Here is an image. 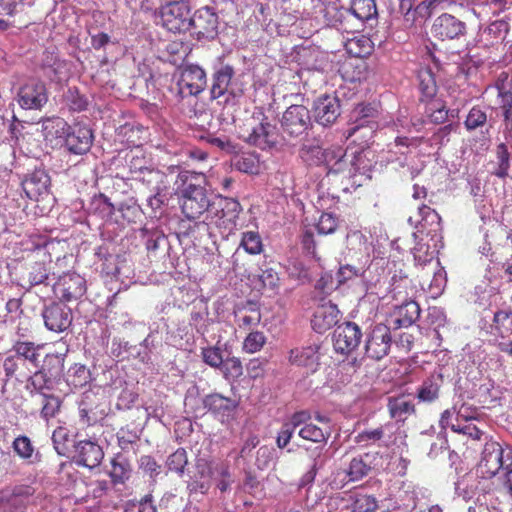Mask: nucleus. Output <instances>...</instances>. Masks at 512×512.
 I'll list each match as a JSON object with an SVG mask.
<instances>
[{"label": "nucleus", "mask_w": 512, "mask_h": 512, "mask_svg": "<svg viewBox=\"0 0 512 512\" xmlns=\"http://www.w3.org/2000/svg\"><path fill=\"white\" fill-rule=\"evenodd\" d=\"M47 244V237L38 234L30 235L22 242V251L27 253L26 259L29 261L27 278L31 285L42 284L48 279L51 255Z\"/></svg>", "instance_id": "nucleus-1"}, {"label": "nucleus", "mask_w": 512, "mask_h": 512, "mask_svg": "<svg viewBox=\"0 0 512 512\" xmlns=\"http://www.w3.org/2000/svg\"><path fill=\"white\" fill-rule=\"evenodd\" d=\"M241 212L240 203L233 198L224 197L212 202L211 208L206 215L207 222H195L197 228L209 229L214 225L222 237H228L236 228V220Z\"/></svg>", "instance_id": "nucleus-2"}, {"label": "nucleus", "mask_w": 512, "mask_h": 512, "mask_svg": "<svg viewBox=\"0 0 512 512\" xmlns=\"http://www.w3.org/2000/svg\"><path fill=\"white\" fill-rule=\"evenodd\" d=\"M510 461H512L511 447L503 448L497 441H487L478 464V472L482 478L491 479L501 469L505 470Z\"/></svg>", "instance_id": "nucleus-3"}, {"label": "nucleus", "mask_w": 512, "mask_h": 512, "mask_svg": "<svg viewBox=\"0 0 512 512\" xmlns=\"http://www.w3.org/2000/svg\"><path fill=\"white\" fill-rule=\"evenodd\" d=\"M240 136L247 143L262 150L275 146L277 142L276 127L266 116L262 119L252 117L241 129Z\"/></svg>", "instance_id": "nucleus-4"}, {"label": "nucleus", "mask_w": 512, "mask_h": 512, "mask_svg": "<svg viewBox=\"0 0 512 512\" xmlns=\"http://www.w3.org/2000/svg\"><path fill=\"white\" fill-rule=\"evenodd\" d=\"M190 7L187 0L168 1L160 8L162 26L173 33H181L190 29Z\"/></svg>", "instance_id": "nucleus-5"}, {"label": "nucleus", "mask_w": 512, "mask_h": 512, "mask_svg": "<svg viewBox=\"0 0 512 512\" xmlns=\"http://www.w3.org/2000/svg\"><path fill=\"white\" fill-rule=\"evenodd\" d=\"M211 205L207 191L201 185L189 184L182 192L181 210L189 220L198 219L204 212L208 213Z\"/></svg>", "instance_id": "nucleus-6"}, {"label": "nucleus", "mask_w": 512, "mask_h": 512, "mask_svg": "<svg viewBox=\"0 0 512 512\" xmlns=\"http://www.w3.org/2000/svg\"><path fill=\"white\" fill-rule=\"evenodd\" d=\"M392 345L390 327L383 323L374 325L367 333L365 353L374 360H381L388 355Z\"/></svg>", "instance_id": "nucleus-7"}, {"label": "nucleus", "mask_w": 512, "mask_h": 512, "mask_svg": "<svg viewBox=\"0 0 512 512\" xmlns=\"http://www.w3.org/2000/svg\"><path fill=\"white\" fill-rule=\"evenodd\" d=\"M86 290L85 278L75 272L64 273L53 285L55 296L64 302L80 299L86 293Z\"/></svg>", "instance_id": "nucleus-8"}, {"label": "nucleus", "mask_w": 512, "mask_h": 512, "mask_svg": "<svg viewBox=\"0 0 512 512\" xmlns=\"http://www.w3.org/2000/svg\"><path fill=\"white\" fill-rule=\"evenodd\" d=\"M206 85V73L200 66L191 64L181 70L177 86L179 94L183 98L199 95L204 91Z\"/></svg>", "instance_id": "nucleus-9"}, {"label": "nucleus", "mask_w": 512, "mask_h": 512, "mask_svg": "<svg viewBox=\"0 0 512 512\" xmlns=\"http://www.w3.org/2000/svg\"><path fill=\"white\" fill-rule=\"evenodd\" d=\"M219 18L210 7H202L190 16V28L198 40H212L218 34Z\"/></svg>", "instance_id": "nucleus-10"}, {"label": "nucleus", "mask_w": 512, "mask_h": 512, "mask_svg": "<svg viewBox=\"0 0 512 512\" xmlns=\"http://www.w3.org/2000/svg\"><path fill=\"white\" fill-rule=\"evenodd\" d=\"M431 31L439 40H458L466 35L467 26L454 15L443 13L434 20Z\"/></svg>", "instance_id": "nucleus-11"}, {"label": "nucleus", "mask_w": 512, "mask_h": 512, "mask_svg": "<svg viewBox=\"0 0 512 512\" xmlns=\"http://www.w3.org/2000/svg\"><path fill=\"white\" fill-rule=\"evenodd\" d=\"M48 101L46 85L39 80H30L18 92V103L27 110H39Z\"/></svg>", "instance_id": "nucleus-12"}, {"label": "nucleus", "mask_w": 512, "mask_h": 512, "mask_svg": "<svg viewBox=\"0 0 512 512\" xmlns=\"http://www.w3.org/2000/svg\"><path fill=\"white\" fill-rule=\"evenodd\" d=\"M42 316L46 328L55 333L64 332L72 325V310L60 302L45 307Z\"/></svg>", "instance_id": "nucleus-13"}, {"label": "nucleus", "mask_w": 512, "mask_h": 512, "mask_svg": "<svg viewBox=\"0 0 512 512\" xmlns=\"http://www.w3.org/2000/svg\"><path fill=\"white\" fill-rule=\"evenodd\" d=\"M362 331L354 322H344L334 331V348L337 352L348 354L360 344Z\"/></svg>", "instance_id": "nucleus-14"}, {"label": "nucleus", "mask_w": 512, "mask_h": 512, "mask_svg": "<svg viewBox=\"0 0 512 512\" xmlns=\"http://www.w3.org/2000/svg\"><path fill=\"white\" fill-rule=\"evenodd\" d=\"M35 489L29 485H18L11 490L0 492V510L5 512H21L26 508Z\"/></svg>", "instance_id": "nucleus-15"}, {"label": "nucleus", "mask_w": 512, "mask_h": 512, "mask_svg": "<svg viewBox=\"0 0 512 512\" xmlns=\"http://www.w3.org/2000/svg\"><path fill=\"white\" fill-rule=\"evenodd\" d=\"M418 216L417 219L412 216L408 218V222L415 225L417 232L431 235L432 240L441 237V217L435 209L423 204L418 207Z\"/></svg>", "instance_id": "nucleus-16"}, {"label": "nucleus", "mask_w": 512, "mask_h": 512, "mask_svg": "<svg viewBox=\"0 0 512 512\" xmlns=\"http://www.w3.org/2000/svg\"><path fill=\"white\" fill-rule=\"evenodd\" d=\"M104 458L102 447L92 440H80L74 445L73 460L78 466L93 469L98 467Z\"/></svg>", "instance_id": "nucleus-17"}, {"label": "nucleus", "mask_w": 512, "mask_h": 512, "mask_svg": "<svg viewBox=\"0 0 512 512\" xmlns=\"http://www.w3.org/2000/svg\"><path fill=\"white\" fill-rule=\"evenodd\" d=\"M310 124L309 110L303 105H291L283 113L281 125L291 136H298L307 130Z\"/></svg>", "instance_id": "nucleus-18"}, {"label": "nucleus", "mask_w": 512, "mask_h": 512, "mask_svg": "<svg viewBox=\"0 0 512 512\" xmlns=\"http://www.w3.org/2000/svg\"><path fill=\"white\" fill-rule=\"evenodd\" d=\"M93 143L92 130L79 123L68 126V132L65 138L67 149L78 155L88 152Z\"/></svg>", "instance_id": "nucleus-19"}, {"label": "nucleus", "mask_w": 512, "mask_h": 512, "mask_svg": "<svg viewBox=\"0 0 512 512\" xmlns=\"http://www.w3.org/2000/svg\"><path fill=\"white\" fill-rule=\"evenodd\" d=\"M314 115L316 121L323 126L333 124L340 115L339 99L330 95L319 97L314 105Z\"/></svg>", "instance_id": "nucleus-20"}, {"label": "nucleus", "mask_w": 512, "mask_h": 512, "mask_svg": "<svg viewBox=\"0 0 512 512\" xmlns=\"http://www.w3.org/2000/svg\"><path fill=\"white\" fill-rule=\"evenodd\" d=\"M213 460L199 458L195 462V472L188 483L190 492L206 494L211 487Z\"/></svg>", "instance_id": "nucleus-21"}, {"label": "nucleus", "mask_w": 512, "mask_h": 512, "mask_svg": "<svg viewBox=\"0 0 512 512\" xmlns=\"http://www.w3.org/2000/svg\"><path fill=\"white\" fill-rule=\"evenodd\" d=\"M340 311L337 306L331 302L318 306L313 314L311 325L317 333H325L331 327L337 324Z\"/></svg>", "instance_id": "nucleus-22"}, {"label": "nucleus", "mask_w": 512, "mask_h": 512, "mask_svg": "<svg viewBox=\"0 0 512 512\" xmlns=\"http://www.w3.org/2000/svg\"><path fill=\"white\" fill-rule=\"evenodd\" d=\"M50 178L42 169H36L22 181V188L26 196L37 201L48 192Z\"/></svg>", "instance_id": "nucleus-23"}, {"label": "nucleus", "mask_w": 512, "mask_h": 512, "mask_svg": "<svg viewBox=\"0 0 512 512\" xmlns=\"http://www.w3.org/2000/svg\"><path fill=\"white\" fill-rule=\"evenodd\" d=\"M319 346L309 345L297 347L289 352V362L292 365L303 367L311 372H315L319 366Z\"/></svg>", "instance_id": "nucleus-24"}, {"label": "nucleus", "mask_w": 512, "mask_h": 512, "mask_svg": "<svg viewBox=\"0 0 512 512\" xmlns=\"http://www.w3.org/2000/svg\"><path fill=\"white\" fill-rule=\"evenodd\" d=\"M326 15L333 27L347 33L358 30L360 26L351 8L332 6L327 9Z\"/></svg>", "instance_id": "nucleus-25"}, {"label": "nucleus", "mask_w": 512, "mask_h": 512, "mask_svg": "<svg viewBox=\"0 0 512 512\" xmlns=\"http://www.w3.org/2000/svg\"><path fill=\"white\" fill-rule=\"evenodd\" d=\"M377 114V110L371 104H359L353 110V116L356 121H359V124L355 125L349 130L348 136H354L361 129L367 130L363 135L372 137L374 133V129L376 127V122L368 120L369 118H374Z\"/></svg>", "instance_id": "nucleus-26"}, {"label": "nucleus", "mask_w": 512, "mask_h": 512, "mask_svg": "<svg viewBox=\"0 0 512 512\" xmlns=\"http://www.w3.org/2000/svg\"><path fill=\"white\" fill-rule=\"evenodd\" d=\"M235 70L232 65L221 64L212 75L211 97L218 99L229 91Z\"/></svg>", "instance_id": "nucleus-27"}, {"label": "nucleus", "mask_w": 512, "mask_h": 512, "mask_svg": "<svg viewBox=\"0 0 512 512\" xmlns=\"http://www.w3.org/2000/svg\"><path fill=\"white\" fill-rule=\"evenodd\" d=\"M308 417V411L301 410L293 413L289 419L281 425L276 438V444L279 448H285L291 441L294 432L301 424H305Z\"/></svg>", "instance_id": "nucleus-28"}, {"label": "nucleus", "mask_w": 512, "mask_h": 512, "mask_svg": "<svg viewBox=\"0 0 512 512\" xmlns=\"http://www.w3.org/2000/svg\"><path fill=\"white\" fill-rule=\"evenodd\" d=\"M442 385V374H432L417 388L416 398L422 403H433L439 399Z\"/></svg>", "instance_id": "nucleus-29"}, {"label": "nucleus", "mask_w": 512, "mask_h": 512, "mask_svg": "<svg viewBox=\"0 0 512 512\" xmlns=\"http://www.w3.org/2000/svg\"><path fill=\"white\" fill-rule=\"evenodd\" d=\"M420 312V306L416 301H405L402 305L397 306L394 309V327L402 328L411 326L420 317Z\"/></svg>", "instance_id": "nucleus-30"}, {"label": "nucleus", "mask_w": 512, "mask_h": 512, "mask_svg": "<svg viewBox=\"0 0 512 512\" xmlns=\"http://www.w3.org/2000/svg\"><path fill=\"white\" fill-rule=\"evenodd\" d=\"M323 165L328 169V173H340L348 167V153L341 146H332L325 149Z\"/></svg>", "instance_id": "nucleus-31"}, {"label": "nucleus", "mask_w": 512, "mask_h": 512, "mask_svg": "<svg viewBox=\"0 0 512 512\" xmlns=\"http://www.w3.org/2000/svg\"><path fill=\"white\" fill-rule=\"evenodd\" d=\"M214 481L216 488L224 493L228 491L234 482L230 463L227 460L213 461L211 482Z\"/></svg>", "instance_id": "nucleus-32"}, {"label": "nucleus", "mask_w": 512, "mask_h": 512, "mask_svg": "<svg viewBox=\"0 0 512 512\" xmlns=\"http://www.w3.org/2000/svg\"><path fill=\"white\" fill-rule=\"evenodd\" d=\"M418 87L421 93L422 102L433 101L437 94L435 75L429 67H421L417 72Z\"/></svg>", "instance_id": "nucleus-33"}, {"label": "nucleus", "mask_w": 512, "mask_h": 512, "mask_svg": "<svg viewBox=\"0 0 512 512\" xmlns=\"http://www.w3.org/2000/svg\"><path fill=\"white\" fill-rule=\"evenodd\" d=\"M134 181L141 183L149 192H160L164 187L166 175L159 169L147 167L141 173L131 176Z\"/></svg>", "instance_id": "nucleus-34"}, {"label": "nucleus", "mask_w": 512, "mask_h": 512, "mask_svg": "<svg viewBox=\"0 0 512 512\" xmlns=\"http://www.w3.org/2000/svg\"><path fill=\"white\" fill-rule=\"evenodd\" d=\"M203 405L215 415H225L237 407V403L233 399L224 397L219 393L206 395L203 399Z\"/></svg>", "instance_id": "nucleus-35"}, {"label": "nucleus", "mask_w": 512, "mask_h": 512, "mask_svg": "<svg viewBox=\"0 0 512 512\" xmlns=\"http://www.w3.org/2000/svg\"><path fill=\"white\" fill-rule=\"evenodd\" d=\"M43 345L35 344L31 341H16L12 347V350L20 359L23 361H28L32 366L39 367L40 364V350Z\"/></svg>", "instance_id": "nucleus-36"}, {"label": "nucleus", "mask_w": 512, "mask_h": 512, "mask_svg": "<svg viewBox=\"0 0 512 512\" xmlns=\"http://www.w3.org/2000/svg\"><path fill=\"white\" fill-rule=\"evenodd\" d=\"M232 166L246 174H258L261 169L260 159L255 152H241L232 159Z\"/></svg>", "instance_id": "nucleus-37"}, {"label": "nucleus", "mask_w": 512, "mask_h": 512, "mask_svg": "<svg viewBox=\"0 0 512 512\" xmlns=\"http://www.w3.org/2000/svg\"><path fill=\"white\" fill-rule=\"evenodd\" d=\"M52 388L51 376L40 369H37L27 378L25 389L30 396L43 395L48 393L47 390Z\"/></svg>", "instance_id": "nucleus-38"}, {"label": "nucleus", "mask_w": 512, "mask_h": 512, "mask_svg": "<svg viewBox=\"0 0 512 512\" xmlns=\"http://www.w3.org/2000/svg\"><path fill=\"white\" fill-rule=\"evenodd\" d=\"M345 49L349 55L355 58H365L373 52L374 43L369 37L359 35L347 39Z\"/></svg>", "instance_id": "nucleus-39"}, {"label": "nucleus", "mask_w": 512, "mask_h": 512, "mask_svg": "<svg viewBox=\"0 0 512 512\" xmlns=\"http://www.w3.org/2000/svg\"><path fill=\"white\" fill-rule=\"evenodd\" d=\"M387 407L391 418L402 421L416 412L415 405L405 396L388 398Z\"/></svg>", "instance_id": "nucleus-40"}, {"label": "nucleus", "mask_w": 512, "mask_h": 512, "mask_svg": "<svg viewBox=\"0 0 512 512\" xmlns=\"http://www.w3.org/2000/svg\"><path fill=\"white\" fill-rule=\"evenodd\" d=\"M311 414L308 412V417L305 424H301L298 428V435L304 440L314 443H326L330 437V432L310 422Z\"/></svg>", "instance_id": "nucleus-41"}, {"label": "nucleus", "mask_w": 512, "mask_h": 512, "mask_svg": "<svg viewBox=\"0 0 512 512\" xmlns=\"http://www.w3.org/2000/svg\"><path fill=\"white\" fill-rule=\"evenodd\" d=\"M132 468L128 459L121 455L111 460L109 476L114 485L124 484L131 476Z\"/></svg>", "instance_id": "nucleus-42"}, {"label": "nucleus", "mask_w": 512, "mask_h": 512, "mask_svg": "<svg viewBox=\"0 0 512 512\" xmlns=\"http://www.w3.org/2000/svg\"><path fill=\"white\" fill-rule=\"evenodd\" d=\"M496 165L492 171V175L506 179L509 176V169L511 166V157L508 147L505 143H500L496 146Z\"/></svg>", "instance_id": "nucleus-43"}, {"label": "nucleus", "mask_w": 512, "mask_h": 512, "mask_svg": "<svg viewBox=\"0 0 512 512\" xmlns=\"http://www.w3.org/2000/svg\"><path fill=\"white\" fill-rule=\"evenodd\" d=\"M350 8L360 26L377 15L375 0H352Z\"/></svg>", "instance_id": "nucleus-44"}, {"label": "nucleus", "mask_w": 512, "mask_h": 512, "mask_svg": "<svg viewBox=\"0 0 512 512\" xmlns=\"http://www.w3.org/2000/svg\"><path fill=\"white\" fill-rule=\"evenodd\" d=\"M463 415L459 412L456 423L450 426V429L458 434L467 436L468 438L479 441L481 440L484 432L474 423V418H465L464 423L461 422Z\"/></svg>", "instance_id": "nucleus-45"}, {"label": "nucleus", "mask_w": 512, "mask_h": 512, "mask_svg": "<svg viewBox=\"0 0 512 512\" xmlns=\"http://www.w3.org/2000/svg\"><path fill=\"white\" fill-rule=\"evenodd\" d=\"M509 23L504 19L491 22L483 31L482 37L490 44L503 41L509 32Z\"/></svg>", "instance_id": "nucleus-46"}, {"label": "nucleus", "mask_w": 512, "mask_h": 512, "mask_svg": "<svg viewBox=\"0 0 512 512\" xmlns=\"http://www.w3.org/2000/svg\"><path fill=\"white\" fill-rule=\"evenodd\" d=\"M238 327L243 330H249L252 327L259 325L261 321V312L258 308L250 305L244 307L236 315Z\"/></svg>", "instance_id": "nucleus-47"}, {"label": "nucleus", "mask_w": 512, "mask_h": 512, "mask_svg": "<svg viewBox=\"0 0 512 512\" xmlns=\"http://www.w3.org/2000/svg\"><path fill=\"white\" fill-rule=\"evenodd\" d=\"M91 380L90 370L83 364L76 363L68 371L67 382L74 388H82Z\"/></svg>", "instance_id": "nucleus-48"}, {"label": "nucleus", "mask_w": 512, "mask_h": 512, "mask_svg": "<svg viewBox=\"0 0 512 512\" xmlns=\"http://www.w3.org/2000/svg\"><path fill=\"white\" fill-rule=\"evenodd\" d=\"M41 397V410H40V416L48 421L51 418H54L60 411L62 401L61 399L52 394V393H46L43 395H40Z\"/></svg>", "instance_id": "nucleus-49"}, {"label": "nucleus", "mask_w": 512, "mask_h": 512, "mask_svg": "<svg viewBox=\"0 0 512 512\" xmlns=\"http://www.w3.org/2000/svg\"><path fill=\"white\" fill-rule=\"evenodd\" d=\"M493 326L495 331L502 337L512 336V311L498 310L494 313Z\"/></svg>", "instance_id": "nucleus-50"}, {"label": "nucleus", "mask_w": 512, "mask_h": 512, "mask_svg": "<svg viewBox=\"0 0 512 512\" xmlns=\"http://www.w3.org/2000/svg\"><path fill=\"white\" fill-rule=\"evenodd\" d=\"M239 248L250 255H258L263 251V243L257 231H246L242 233Z\"/></svg>", "instance_id": "nucleus-51"}, {"label": "nucleus", "mask_w": 512, "mask_h": 512, "mask_svg": "<svg viewBox=\"0 0 512 512\" xmlns=\"http://www.w3.org/2000/svg\"><path fill=\"white\" fill-rule=\"evenodd\" d=\"M142 132L143 131L139 126L125 124L118 129L117 134L122 138L121 141L128 147H135L136 149H139V146L141 145V137L139 134Z\"/></svg>", "instance_id": "nucleus-52"}, {"label": "nucleus", "mask_w": 512, "mask_h": 512, "mask_svg": "<svg viewBox=\"0 0 512 512\" xmlns=\"http://www.w3.org/2000/svg\"><path fill=\"white\" fill-rule=\"evenodd\" d=\"M187 465L188 455L184 448H178L175 452L168 456L166 461L168 470L178 475H183Z\"/></svg>", "instance_id": "nucleus-53"}, {"label": "nucleus", "mask_w": 512, "mask_h": 512, "mask_svg": "<svg viewBox=\"0 0 512 512\" xmlns=\"http://www.w3.org/2000/svg\"><path fill=\"white\" fill-rule=\"evenodd\" d=\"M64 355L58 353H48L45 355L43 364L39 368L49 376H56L63 371Z\"/></svg>", "instance_id": "nucleus-54"}, {"label": "nucleus", "mask_w": 512, "mask_h": 512, "mask_svg": "<svg viewBox=\"0 0 512 512\" xmlns=\"http://www.w3.org/2000/svg\"><path fill=\"white\" fill-rule=\"evenodd\" d=\"M487 120L486 112L480 106L475 105L468 112L464 121V126L468 131H474L478 128L484 127Z\"/></svg>", "instance_id": "nucleus-55"}, {"label": "nucleus", "mask_w": 512, "mask_h": 512, "mask_svg": "<svg viewBox=\"0 0 512 512\" xmlns=\"http://www.w3.org/2000/svg\"><path fill=\"white\" fill-rule=\"evenodd\" d=\"M126 161L129 168V171L131 173V176L138 175L141 173L144 169L148 167L147 165V159L141 149H134L131 150L126 155Z\"/></svg>", "instance_id": "nucleus-56"}, {"label": "nucleus", "mask_w": 512, "mask_h": 512, "mask_svg": "<svg viewBox=\"0 0 512 512\" xmlns=\"http://www.w3.org/2000/svg\"><path fill=\"white\" fill-rule=\"evenodd\" d=\"M267 338L261 331H251L244 339L242 350L253 354L262 350L266 344Z\"/></svg>", "instance_id": "nucleus-57"}, {"label": "nucleus", "mask_w": 512, "mask_h": 512, "mask_svg": "<svg viewBox=\"0 0 512 512\" xmlns=\"http://www.w3.org/2000/svg\"><path fill=\"white\" fill-rule=\"evenodd\" d=\"M378 501L372 495L358 493L352 503L353 512H376Z\"/></svg>", "instance_id": "nucleus-58"}, {"label": "nucleus", "mask_w": 512, "mask_h": 512, "mask_svg": "<svg viewBox=\"0 0 512 512\" xmlns=\"http://www.w3.org/2000/svg\"><path fill=\"white\" fill-rule=\"evenodd\" d=\"M219 369H221L226 379H238L243 375L242 362L240 358L235 356L223 360V364Z\"/></svg>", "instance_id": "nucleus-59"}, {"label": "nucleus", "mask_w": 512, "mask_h": 512, "mask_svg": "<svg viewBox=\"0 0 512 512\" xmlns=\"http://www.w3.org/2000/svg\"><path fill=\"white\" fill-rule=\"evenodd\" d=\"M370 471V466L362 459V457H354L346 471L350 481H358L365 477Z\"/></svg>", "instance_id": "nucleus-60"}, {"label": "nucleus", "mask_w": 512, "mask_h": 512, "mask_svg": "<svg viewBox=\"0 0 512 512\" xmlns=\"http://www.w3.org/2000/svg\"><path fill=\"white\" fill-rule=\"evenodd\" d=\"M384 437L382 426L374 429H365L359 432L355 437V442L363 447H368L380 441Z\"/></svg>", "instance_id": "nucleus-61"}, {"label": "nucleus", "mask_w": 512, "mask_h": 512, "mask_svg": "<svg viewBox=\"0 0 512 512\" xmlns=\"http://www.w3.org/2000/svg\"><path fill=\"white\" fill-rule=\"evenodd\" d=\"M324 153L325 149L316 145L304 146L300 152L301 158L311 166L323 165Z\"/></svg>", "instance_id": "nucleus-62"}, {"label": "nucleus", "mask_w": 512, "mask_h": 512, "mask_svg": "<svg viewBox=\"0 0 512 512\" xmlns=\"http://www.w3.org/2000/svg\"><path fill=\"white\" fill-rule=\"evenodd\" d=\"M201 356L204 363L212 368H220L223 364L222 351L217 345L202 348Z\"/></svg>", "instance_id": "nucleus-63"}, {"label": "nucleus", "mask_w": 512, "mask_h": 512, "mask_svg": "<svg viewBox=\"0 0 512 512\" xmlns=\"http://www.w3.org/2000/svg\"><path fill=\"white\" fill-rule=\"evenodd\" d=\"M500 108L503 111L504 121L512 124V91L498 88Z\"/></svg>", "instance_id": "nucleus-64"}]
</instances>
